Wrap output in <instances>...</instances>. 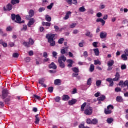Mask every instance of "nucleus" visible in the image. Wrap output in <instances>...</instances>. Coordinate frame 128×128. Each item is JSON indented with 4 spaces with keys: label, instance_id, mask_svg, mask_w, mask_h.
Returning a JSON list of instances; mask_svg holds the SVG:
<instances>
[{
    "label": "nucleus",
    "instance_id": "1",
    "mask_svg": "<svg viewBox=\"0 0 128 128\" xmlns=\"http://www.w3.org/2000/svg\"><path fill=\"white\" fill-rule=\"evenodd\" d=\"M56 34H48L46 35V38L48 40V42L50 44V46H56Z\"/></svg>",
    "mask_w": 128,
    "mask_h": 128
},
{
    "label": "nucleus",
    "instance_id": "2",
    "mask_svg": "<svg viewBox=\"0 0 128 128\" xmlns=\"http://www.w3.org/2000/svg\"><path fill=\"white\" fill-rule=\"evenodd\" d=\"M66 62V58L64 56H62L59 58L58 60V62L59 64V66L61 68H66V64L64 62Z\"/></svg>",
    "mask_w": 128,
    "mask_h": 128
},
{
    "label": "nucleus",
    "instance_id": "3",
    "mask_svg": "<svg viewBox=\"0 0 128 128\" xmlns=\"http://www.w3.org/2000/svg\"><path fill=\"white\" fill-rule=\"evenodd\" d=\"M94 110L92 109V108L88 106L86 108V109L84 111V114L86 116H92V114Z\"/></svg>",
    "mask_w": 128,
    "mask_h": 128
},
{
    "label": "nucleus",
    "instance_id": "4",
    "mask_svg": "<svg viewBox=\"0 0 128 128\" xmlns=\"http://www.w3.org/2000/svg\"><path fill=\"white\" fill-rule=\"evenodd\" d=\"M112 105H110L108 106V108L104 110V114L106 115L110 114L112 112Z\"/></svg>",
    "mask_w": 128,
    "mask_h": 128
},
{
    "label": "nucleus",
    "instance_id": "5",
    "mask_svg": "<svg viewBox=\"0 0 128 128\" xmlns=\"http://www.w3.org/2000/svg\"><path fill=\"white\" fill-rule=\"evenodd\" d=\"M8 94H10V92H8V90H3L2 92V100H6V98L8 96Z\"/></svg>",
    "mask_w": 128,
    "mask_h": 128
},
{
    "label": "nucleus",
    "instance_id": "6",
    "mask_svg": "<svg viewBox=\"0 0 128 128\" xmlns=\"http://www.w3.org/2000/svg\"><path fill=\"white\" fill-rule=\"evenodd\" d=\"M16 20H15V22L16 24H24V21L22 22V18H20V14L16 15Z\"/></svg>",
    "mask_w": 128,
    "mask_h": 128
},
{
    "label": "nucleus",
    "instance_id": "7",
    "mask_svg": "<svg viewBox=\"0 0 128 128\" xmlns=\"http://www.w3.org/2000/svg\"><path fill=\"white\" fill-rule=\"evenodd\" d=\"M66 2L70 6H72V4L75 6L78 5V0H66Z\"/></svg>",
    "mask_w": 128,
    "mask_h": 128
},
{
    "label": "nucleus",
    "instance_id": "8",
    "mask_svg": "<svg viewBox=\"0 0 128 128\" xmlns=\"http://www.w3.org/2000/svg\"><path fill=\"white\" fill-rule=\"evenodd\" d=\"M36 22V20H34V18H32L28 24V28H32V26H34V23Z\"/></svg>",
    "mask_w": 128,
    "mask_h": 128
},
{
    "label": "nucleus",
    "instance_id": "9",
    "mask_svg": "<svg viewBox=\"0 0 128 128\" xmlns=\"http://www.w3.org/2000/svg\"><path fill=\"white\" fill-rule=\"evenodd\" d=\"M44 82H46V79L44 78H42L39 80V84H41L43 88H47L46 84H44Z\"/></svg>",
    "mask_w": 128,
    "mask_h": 128
},
{
    "label": "nucleus",
    "instance_id": "10",
    "mask_svg": "<svg viewBox=\"0 0 128 128\" xmlns=\"http://www.w3.org/2000/svg\"><path fill=\"white\" fill-rule=\"evenodd\" d=\"M7 10L6 8H4V12H6V10H8V12H10L12 10V5L11 4H9L6 6Z\"/></svg>",
    "mask_w": 128,
    "mask_h": 128
},
{
    "label": "nucleus",
    "instance_id": "11",
    "mask_svg": "<svg viewBox=\"0 0 128 128\" xmlns=\"http://www.w3.org/2000/svg\"><path fill=\"white\" fill-rule=\"evenodd\" d=\"M106 36H108V33L106 32H102L100 34V38L102 40H104V38H106Z\"/></svg>",
    "mask_w": 128,
    "mask_h": 128
},
{
    "label": "nucleus",
    "instance_id": "12",
    "mask_svg": "<svg viewBox=\"0 0 128 128\" xmlns=\"http://www.w3.org/2000/svg\"><path fill=\"white\" fill-rule=\"evenodd\" d=\"M120 73L116 72V78L112 79L113 82H118L120 80Z\"/></svg>",
    "mask_w": 128,
    "mask_h": 128
},
{
    "label": "nucleus",
    "instance_id": "13",
    "mask_svg": "<svg viewBox=\"0 0 128 128\" xmlns=\"http://www.w3.org/2000/svg\"><path fill=\"white\" fill-rule=\"evenodd\" d=\"M49 68L52 69V70H56L58 68V66L54 62H52L51 64L49 65Z\"/></svg>",
    "mask_w": 128,
    "mask_h": 128
},
{
    "label": "nucleus",
    "instance_id": "14",
    "mask_svg": "<svg viewBox=\"0 0 128 128\" xmlns=\"http://www.w3.org/2000/svg\"><path fill=\"white\" fill-rule=\"evenodd\" d=\"M70 16H72V12H68L66 14V16L64 18V20H68L70 18Z\"/></svg>",
    "mask_w": 128,
    "mask_h": 128
},
{
    "label": "nucleus",
    "instance_id": "15",
    "mask_svg": "<svg viewBox=\"0 0 128 128\" xmlns=\"http://www.w3.org/2000/svg\"><path fill=\"white\" fill-rule=\"evenodd\" d=\"M68 64H69L68 65V68H72V64H74V60H67Z\"/></svg>",
    "mask_w": 128,
    "mask_h": 128
},
{
    "label": "nucleus",
    "instance_id": "16",
    "mask_svg": "<svg viewBox=\"0 0 128 128\" xmlns=\"http://www.w3.org/2000/svg\"><path fill=\"white\" fill-rule=\"evenodd\" d=\"M35 118H36L35 124H40V115H38V114L36 115Z\"/></svg>",
    "mask_w": 128,
    "mask_h": 128
},
{
    "label": "nucleus",
    "instance_id": "17",
    "mask_svg": "<svg viewBox=\"0 0 128 128\" xmlns=\"http://www.w3.org/2000/svg\"><path fill=\"white\" fill-rule=\"evenodd\" d=\"M78 100L76 99H73L68 102V104L70 106H74V104H76Z\"/></svg>",
    "mask_w": 128,
    "mask_h": 128
},
{
    "label": "nucleus",
    "instance_id": "18",
    "mask_svg": "<svg viewBox=\"0 0 128 128\" xmlns=\"http://www.w3.org/2000/svg\"><path fill=\"white\" fill-rule=\"evenodd\" d=\"M20 0H12L11 4L12 6H16V4H20Z\"/></svg>",
    "mask_w": 128,
    "mask_h": 128
},
{
    "label": "nucleus",
    "instance_id": "19",
    "mask_svg": "<svg viewBox=\"0 0 128 128\" xmlns=\"http://www.w3.org/2000/svg\"><path fill=\"white\" fill-rule=\"evenodd\" d=\"M70 98L68 95H64L62 97V100L64 102H68V100H70Z\"/></svg>",
    "mask_w": 128,
    "mask_h": 128
},
{
    "label": "nucleus",
    "instance_id": "20",
    "mask_svg": "<svg viewBox=\"0 0 128 128\" xmlns=\"http://www.w3.org/2000/svg\"><path fill=\"white\" fill-rule=\"evenodd\" d=\"M21 44H22L23 46H25L26 48H30V44L28 42H22V41H21Z\"/></svg>",
    "mask_w": 128,
    "mask_h": 128
},
{
    "label": "nucleus",
    "instance_id": "21",
    "mask_svg": "<svg viewBox=\"0 0 128 128\" xmlns=\"http://www.w3.org/2000/svg\"><path fill=\"white\" fill-rule=\"evenodd\" d=\"M96 22H102V26H104V24H106V21L102 18H98L96 20Z\"/></svg>",
    "mask_w": 128,
    "mask_h": 128
},
{
    "label": "nucleus",
    "instance_id": "22",
    "mask_svg": "<svg viewBox=\"0 0 128 128\" xmlns=\"http://www.w3.org/2000/svg\"><path fill=\"white\" fill-rule=\"evenodd\" d=\"M55 86H60L62 84V80H54Z\"/></svg>",
    "mask_w": 128,
    "mask_h": 128
},
{
    "label": "nucleus",
    "instance_id": "23",
    "mask_svg": "<svg viewBox=\"0 0 128 128\" xmlns=\"http://www.w3.org/2000/svg\"><path fill=\"white\" fill-rule=\"evenodd\" d=\"M116 102H124V99L122 98V97L118 96L116 98Z\"/></svg>",
    "mask_w": 128,
    "mask_h": 128
},
{
    "label": "nucleus",
    "instance_id": "24",
    "mask_svg": "<svg viewBox=\"0 0 128 128\" xmlns=\"http://www.w3.org/2000/svg\"><path fill=\"white\" fill-rule=\"evenodd\" d=\"M94 52L96 56H100V50H98V48L94 49Z\"/></svg>",
    "mask_w": 128,
    "mask_h": 128
},
{
    "label": "nucleus",
    "instance_id": "25",
    "mask_svg": "<svg viewBox=\"0 0 128 128\" xmlns=\"http://www.w3.org/2000/svg\"><path fill=\"white\" fill-rule=\"evenodd\" d=\"M106 100V96H102L98 98V102H104Z\"/></svg>",
    "mask_w": 128,
    "mask_h": 128
},
{
    "label": "nucleus",
    "instance_id": "26",
    "mask_svg": "<svg viewBox=\"0 0 128 128\" xmlns=\"http://www.w3.org/2000/svg\"><path fill=\"white\" fill-rule=\"evenodd\" d=\"M28 14L30 16H32V18H34V10H30Z\"/></svg>",
    "mask_w": 128,
    "mask_h": 128
},
{
    "label": "nucleus",
    "instance_id": "27",
    "mask_svg": "<svg viewBox=\"0 0 128 128\" xmlns=\"http://www.w3.org/2000/svg\"><path fill=\"white\" fill-rule=\"evenodd\" d=\"M106 82H110V86H112V78H108L106 80Z\"/></svg>",
    "mask_w": 128,
    "mask_h": 128
},
{
    "label": "nucleus",
    "instance_id": "28",
    "mask_svg": "<svg viewBox=\"0 0 128 128\" xmlns=\"http://www.w3.org/2000/svg\"><path fill=\"white\" fill-rule=\"evenodd\" d=\"M86 36H88V38H92L94 36V35L92 34V33L90 31H88L86 34Z\"/></svg>",
    "mask_w": 128,
    "mask_h": 128
},
{
    "label": "nucleus",
    "instance_id": "29",
    "mask_svg": "<svg viewBox=\"0 0 128 128\" xmlns=\"http://www.w3.org/2000/svg\"><path fill=\"white\" fill-rule=\"evenodd\" d=\"M79 12H86V10L84 8V6H83L79 8Z\"/></svg>",
    "mask_w": 128,
    "mask_h": 128
},
{
    "label": "nucleus",
    "instance_id": "30",
    "mask_svg": "<svg viewBox=\"0 0 128 128\" xmlns=\"http://www.w3.org/2000/svg\"><path fill=\"white\" fill-rule=\"evenodd\" d=\"M72 72L74 73L78 74L80 72V69L78 68H72Z\"/></svg>",
    "mask_w": 128,
    "mask_h": 128
},
{
    "label": "nucleus",
    "instance_id": "31",
    "mask_svg": "<svg viewBox=\"0 0 128 128\" xmlns=\"http://www.w3.org/2000/svg\"><path fill=\"white\" fill-rule=\"evenodd\" d=\"M30 46H34V41L32 38H29V42H28Z\"/></svg>",
    "mask_w": 128,
    "mask_h": 128
},
{
    "label": "nucleus",
    "instance_id": "32",
    "mask_svg": "<svg viewBox=\"0 0 128 128\" xmlns=\"http://www.w3.org/2000/svg\"><path fill=\"white\" fill-rule=\"evenodd\" d=\"M98 124V119H93L92 120V124H94V126H96V124Z\"/></svg>",
    "mask_w": 128,
    "mask_h": 128
},
{
    "label": "nucleus",
    "instance_id": "33",
    "mask_svg": "<svg viewBox=\"0 0 128 128\" xmlns=\"http://www.w3.org/2000/svg\"><path fill=\"white\" fill-rule=\"evenodd\" d=\"M94 71V65L91 64L90 68V72H93Z\"/></svg>",
    "mask_w": 128,
    "mask_h": 128
},
{
    "label": "nucleus",
    "instance_id": "34",
    "mask_svg": "<svg viewBox=\"0 0 128 128\" xmlns=\"http://www.w3.org/2000/svg\"><path fill=\"white\" fill-rule=\"evenodd\" d=\"M46 20L47 22H52V17L48 15H46Z\"/></svg>",
    "mask_w": 128,
    "mask_h": 128
},
{
    "label": "nucleus",
    "instance_id": "35",
    "mask_svg": "<svg viewBox=\"0 0 128 128\" xmlns=\"http://www.w3.org/2000/svg\"><path fill=\"white\" fill-rule=\"evenodd\" d=\"M122 60H124L125 62L128 60V56L124 54L122 56Z\"/></svg>",
    "mask_w": 128,
    "mask_h": 128
},
{
    "label": "nucleus",
    "instance_id": "36",
    "mask_svg": "<svg viewBox=\"0 0 128 128\" xmlns=\"http://www.w3.org/2000/svg\"><path fill=\"white\" fill-rule=\"evenodd\" d=\"M86 106V102H84L81 106V112H84V108Z\"/></svg>",
    "mask_w": 128,
    "mask_h": 128
},
{
    "label": "nucleus",
    "instance_id": "37",
    "mask_svg": "<svg viewBox=\"0 0 128 128\" xmlns=\"http://www.w3.org/2000/svg\"><path fill=\"white\" fill-rule=\"evenodd\" d=\"M42 25L44 26H52V23H50V22H42Z\"/></svg>",
    "mask_w": 128,
    "mask_h": 128
},
{
    "label": "nucleus",
    "instance_id": "38",
    "mask_svg": "<svg viewBox=\"0 0 128 128\" xmlns=\"http://www.w3.org/2000/svg\"><path fill=\"white\" fill-rule=\"evenodd\" d=\"M94 62L95 66H98V64H99V66H102V62L100 61V60H95Z\"/></svg>",
    "mask_w": 128,
    "mask_h": 128
},
{
    "label": "nucleus",
    "instance_id": "39",
    "mask_svg": "<svg viewBox=\"0 0 128 128\" xmlns=\"http://www.w3.org/2000/svg\"><path fill=\"white\" fill-rule=\"evenodd\" d=\"M11 16L12 20H13V22H16V14H12L11 15Z\"/></svg>",
    "mask_w": 128,
    "mask_h": 128
},
{
    "label": "nucleus",
    "instance_id": "40",
    "mask_svg": "<svg viewBox=\"0 0 128 128\" xmlns=\"http://www.w3.org/2000/svg\"><path fill=\"white\" fill-rule=\"evenodd\" d=\"M0 34L4 37L6 36H8V34H4V31H2V29H0Z\"/></svg>",
    "mask_w": 128,
    "mask_h": 128
},
{
    "label": "nucleus",
    "instance_id": "41",
    "mask_svg": "<svg viewBox=\"0 0 128 128\" xmlns=\"http://www.w3.org/2000/svg\"><path fill=\"white\" fill-rule=\"evenodd\" d=\"M54 28L56 32H62V30H60V28L58 26H54Z\"/></svg>",
    "mask_w": 128,
    "mask_h": 128
},
{
    "label": "nucleus",
    "instance_id": "42",
    "mask_svg": "<svg viewBox=\"0 0 128 128\" xmlns=\"http://www.w3.org/2000/svg\"><path fill=\"white\" fill-rule=\"evenodd\" d=\"M64 38H61L59 40L58 42L59 44H64Z\"/></svg>",
    "mask_w": 128,
    "mask_h": 128
},
{
    "label": "nucleus",
    "instance_id": "43",
    "mask_svg": "<svg viewBox=\"0 0 128 128\" xmlns=\"http://www.w3.org/2000/svg\"><path fill=\"white\" fill-rule=\"evenodd\" d=\"M54 4L52 3L50 6H47V8L48 10H52V8L54 7Z\"/></svg>",
    "mask_w": 128,
    "mask_h": 128
},
{
    "label": "nucleus",
    "instance_id": "44",
    "mask_svg": "<svg viewBox=\"0 0 128 128\" xmlns=\"http://www.w3.org/2000/svg\"><path fill=\"white\" fill-rule=\"evenodd\" d=\"M118 84L120 86H122V88H124V81H120Z\"/></svg>",
    "mask_w": 128,
    "mask_h": 128
},
{
    "label": "nucleus",
    "instance_id": "45",
    "mask_svg": "<svg viewBox=\"0 0 128 128\" xmlns=\"http://www.w3.org/2000/svg\"><path fill=\"white\" fill-rule=\"evenodd\" d=\"M108 124H112V118H108L106 120Z\"/></svg>",
    "mask_w": 128,
    "mask_h": 128
},
{
    "label": "nucleus",
    "instance_id": "46",
    "mask_svg": "<svg viewBox=\"0 0 128 128\" xmlns=\"http://www.w3.org/2000/svg\"><path fill=\"white\" fill-rule=\"evenodd\" d=\"M92 78H90L88 80L87 84L88 86H92Z\"/></svg>",
    "mask_w": 128,
    "mask_h": 128
},
{
    "label": "nucleus",
    "instance_id": "47",
    "mask_svg": "<svg viewBox=\"0 0 128 128\" xmlns=\"http://www.w3.org/2000/svg\"><path fill=\"white\" fill-rule=\"evenodd\" d=\"M92 120H90V118H88L86 120V123L88 124H92Z\"/></svg>",
    "mask_w": 128,
    "mask_h": 128
},
{
    "label": "nucleus",
    "instance_id": "48",
    "mask_svg": "<svg viewBox=\"0 0 128 128\" xmlns=\"http://www.w3.org/2000/svg\"><path fill=\"white\" fill-rule=\"evenodd\" d=\"M96 84L98 86H100L102 85V80H98L96 81Z\"/></svg>",
    "mask_w": 128,
    "mask_h": 128
},
{
    "label": "nucleus",
    "instance_id": "49",
    "mask_svg": "<svg viewBox=\"0 0 128 128\" xmlns=\"http://www.w3.org/2000/svg\"><path fill=\"white\" fill-rule=\"evenodd\" d=\"M48 90L49 92H50V94H52V92H54V87H50L48 88Z\"/></svg>",
    "mask_w": 128,
    "mask_h": 128
},
{
    "label": "nucleus",
    "instance_id": "50",
    "mask_svg": "<svg viewBox=\"0 0 128 128\" xmlns=\"http://www.w3.org/2000/svg\"><path fill=\"white\" fill-rule=\"evenodd\" d=\"M18 56H20V54H18V53H14L13 54V58H18Z\"/></svg>",
    "mask_w": 128,
    "mask_h": 128
},
{
    "label": "nucleus",
    "instance_id": "51",
    "mask_svg": "<svg viewBox=\"0 0 128 128\" xmlns=\"http://www.w3.org/2000/svg\"><path fill=\"white\" fill-rule=\"evenodd\" d=\"M46 10V8H40L38 10L39 12H44Z\"/></svg>",
    "mask_w": 128,
    "mask_h": 128
},
{
    "label": "nucleus",
    "instance_id": "52",
    "mask_svg": "<svg viewBox=\"0 0 128 128\" xmlns=\"http://www.w3.org/2000/svg\"><path fill=\"white\" fill-rule=\"evenodd\" d=\"M115 92H122V88H116L115 89Z\"/></svg>",
    "mask_w": 128,
    "mask_h": 128
},
{
    "label": "nucleus",
    "instance_id": "53",
    "mask_svg": "<svg viewBox=\"0 0 128 128\" xmlns=\"http://www.w3.org/2000/svg\"><path fill=\"white\" fill-rule=\"evenodd\" d=\"M55 100L56 102H60V96H57L56 98H55Z\"/></svg>",
    "mask_w": 128,
    "mask_h": 128
},
{
    "label": "nucleus",
    "instance_id": "54",
    "mask_svg": "<svg viewBox=\"0 0 128 128\" xmlns=\"http://www.w3.org/2000/svg\"><path fill=\"white\" fill-rule=\"evenodd\" d=\"M84 40H82V42L79 44V46L80 48H84Z\"/></svg>",
    "mask_w": 128,
    "mask_h": 128
},
{
    "label": "nucleus",
    "instance_id": "55",
    "mask_svg": "<svg viewBox=\"0 0 128 128\" xmlns=\"http://www.w3.org/2000/svg\"><path fill=\"white\" fill-rule=\"evenodd\" d=\"M121 69L122 70H126V64H123L121 66Z\"/></svg>",
    "mask_w": 128,
    "mask_h": 128
},
{
    "label": "nucleus",
    "instance_id": "56",
    "mask_svg": "<svg viewBox=\"0 0 128 128\" xmlns=\"http://www.w3.org/2000/svg\"><path fill=\"white\" fill-rule=\"evenodd\" d=\"M76 26V24L74 23L70 26V28H74Z\"/></svg>",
    "mask_w": 128,
    "mask_h": 128
},
{
    "label": "nucleus",
    "instance_id": "57",
    "mask_svg": "<svg viewBox=\"0 0 128 128\" xmlns=\"http://www.w3.org/2000/svg\"><path fill=\"white\" fill-rule=\"evenodd\" d=\"M98 42H94L93 44H92V46H94V48H98Z\"/></svg>",
    "mask_w": 128,
    "mask_h": 128
},
{
    "label": "nucleus",
    "instance_id": "58",
    "mask_svg": "<svg viewBox=\"0 0 128 128\" xmlns=\"http://www.w3.org/2000/svg\"><path fill=\"white\" fill-rule=\"evenodd\" d=\"M52 55L54 58H56V56H58V52H52Z\"/></svg>",
    "mask_w": 128,
    "mask_h": 128
},
{
    "label": "nucleus",
    "instance_id": "59",
    "mask_svg": "<svg viewBox=\"0 0 128 128\" xmlns=\"http://www.w3.org/2000/svg\"><path fill=\"white\" fill-rule=\"evenodd\" d=\"M78 73H74L72 74V78H78Z\"/></svg>",
    "mask_w": 128,
    "mask_h": 128
},
{
    "label": "nucleus",
    "instance_id": "60",
    "mask_svg": "<svg viewBox=\"0 0 128 128\" xmlns=\"http://www.w3.org/2000/svg\"><path fill=\"white\" fill-rule=\"evenodd\" d=\"M12 26H10L7 28H6L7 32H12Z\"/></svg>",
    "mask_w": 128,
    "mask_h": 128
},
{
    "label": "nucleus",
    "instance_id": "61",
    "mask_svg": "<svg viewBox=\"0 0 128 128\" xmlns=\"http://www.w3.org/2000/svg\"><path fill=\"white\" fill-rule=\"evenodd\" d=\"M34 98H36V100H40V96H38L36 95H34Z\"/></svg>",
    "mask_w": 128,
    "mask_h": 128
},
{
    "label": "nucleus",
    "instance_id": "62",
    "mask_svg": "<svg viewBox=\"0 0 128 128\" xmlns=\"http://www.w3.org/2000/svg\"><path fill=\"white\" fill-rule=\"evenodd\" d=\"M88 14H94V10H92V9H89L88 10Z\"/></svg>",
    "mask_w": 128,
    "mask_h": 128
},
{
    "label": "nucleus",
    "instance_id": "63",
    "mask_svg": "<svg viewBox=\"0 0 128 128\" xmlns=\"http://www.w3.org/2000/svg\"><path fill=\"white\" fill-rule=\"evenodd\" d=\"M84 58H88V52H84Z\"/></svg>",
    "mask_w": 128,
    "mask_h": 128
},
{
    "label": "nucleus",
    "instance_id": "64",
    "mask_svg": "<svg viewBox=\"0 0 128 128\" xmlns=\"http://www.w3.org/2000/svg\"><path fill=\"white\" fill-rule=\"evenodd\" d=\"M79 128H86V126H84V124H80L79 126Z\"/></svg>",
    "mask_w": 128,
    "mask_h": 128
}]
</instances>
